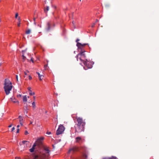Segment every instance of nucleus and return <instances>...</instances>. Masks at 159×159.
Instances as JSON below:
<instances>
[{"label": "nucleus", "mask_w": 159, "mask_h": 159, "mask_svg": "<svg viewBox=\"0 0 159 159\" xmlns=\"http://www.w3.org/2000/svg\"><path fill=\"white\" fill-rule=\"evenodd\" d=\"M72 117L75 123V131L77 132L84 131L86 123L85 120L82 118L78 117L77 114H72Z\"/></svg>", "instance_id": "nucleus-1"}, {"label": "nucleus", "mask_w": 159, "mask_h": 159, "mask_svg": "<svg viewBox=\"0 0 159 159\" xmlns=\"http://www.w3.org/2000/svg\"><path fill=\"white\" fill-rule=\"evenodd\" d=\"M4 89L5 92L7 95L9 94L10 91L12 89V85L11 82L7 79L5 80L4 83Z\"/></svg>", "instance_id": "nucleus-2"}, {"label": "nucleus", "mask_w": 159, "mask_h": 159, "mask_svg": "<svg viewBox=\"0 0 159 159\" xmlns=\"http://www.w3.org/2000/svg\"><path fill=\"white\" fill-rule=\"evenodd\" d=\"M77 61H80L83 63L87 60L84 53H79L76 56Z\"/></svg>", "instance_id": "nucleus-3"}, {"label": "nucleus", "mask_w": 159, "mask_h": 159, "mask_svg": "<svg viewBox=\"0 0 159 159\" xmlns=\"http://www.w3.org/2000/svg\"><path fill=\"white\" fill-rule=\"evenodd\" d=\"M83 63L84 65V69L87 70L92 67L94 62L87 60Z\"/></svg>", "instance_id": "nucleus-4"}, {"label": "nucleus", "mask_w": 159, "mask_h": 159, "mask_svg": "<svg viewBox=\"0 0 159 159\" xmlns=\"http://www.w3.org/2000/svg\"><path fill=\"white\" fill-rule=\"evenodd\" d=\"M87 45H88L87 43L81 44L79 42L77 43L76 45L78 47V51L80 53H84L85 52L84 47Z\"/></svg>", "instance_id": "nucleus-5"}, {"label": "nucleus", "mask_w": 159, "mask_h": 159, "mask_svg": "<svg viewBox=\"0 0 159 159\" xmlns=\"http://www.w3.org/2000/svg\"><path fill=\"white\" fill-rule=\"evenodd\" d=\"M29 142L27 141H23L22 143H20V146L18 147V150L19 151L22 152L25 150L26 147H25V144L26 143H29Z\"/></svg>", "instance_id": "nucleus-6"}, {"label": "nucleus", "mask_w": 159, "mask_h": 159, "mask_svg": "<svg viewBox=\"0 0 159 159\" xmlns=\"http://www.w3.org/2000/svg\"><path fill=\"white\" fill-rule=\"evenodd\" d=\"M65 128L62 125H60L56 132V134L59 135L61 134L64 131Z\"/></svg>", "instance_id": "nucleus-7"}, {"label": "nucleus", "mask_w": 159, "mask_h": 159, "mask_svg": "<svg viewBox=\"0 0 159 159\" xmlns=\"http://www.w3.org/2000/svg\"><path fill=\"white\" fill-rule=\"evenodd\" d=\"M80 149H81V148H79L76 147H74L70 149V150L69 151V152L70 153L71 152H75L80 151Z\"/></svg>", "instance_id": "nucleus-8"}, {"label": "nucleus", "mask_w": 159, "mask_h": 159, "mask_svg": "<svg viewBox=\"0 0 159 159\" xmlns=\"http://www.w3.org/2000/svg\"><path fill=\"white\" fill-rule=\"evenodd\" d=\"M18 119H19V123L21 125L23 126L24 123L23 119V117L20 116L18 117Z\"/></svg>", "instance_id": "nucleus-9"}, {"label": "nucleus", "mask_w": 159, "mask_h": 159, "mask_svg": "<svg viewBox=\"0 0 159 159\" xmlns=\"http://www.w3.org/2000/svg\"><path fill=\"white\" fill-rule=\"evenodd\" d=\"M36 74H38V77H39V80L40 81H42V80L43 79V77H44L43 75H41L39 72H36Z\"/></svg>", "instance_id": "nucleus-10"}, {"label": "nucleus", "mask_w": 159, "mask_h": 159, "mask_svg": "<svg viewBox=\"0 0 159 159\" xmlns=\"http://www.w3.org/2000/svg\"><path fill=\"white\" fill-rule=\"evenodd\" d=\"M76 142L78 143H80V142H82V139L80 137H77L75 139Z\"/></svg>", "instance_id": "nucleus-11"}, {"label": "nucleus", "mask_w": 159, "mask_h": 159, "mask_svg": "<svg viewBox=\"0 0 159 159\" xmlns=\"http://www.w3.org/2000/svg\"><path fill=\"white\" fill-rule=\"evenodd\" d=\"M52 24V23L50 22H48V23L47 24V31L49 30L51 28V25Z\"/></svg>", "instance_id": "nucleus-12"}, {"label": "nucleus", "mask_w": 159, "mask_h": 159, "mask_svg": "<svg viewBox=\"0 0 159 159\" xmlns=\"http://www.w3.org/2000/svg\"><path fill=\"white\" fill-rule=\"evenodd\" d=\"M11 101L14 103H19V102L16 99H15V98H11Z\"/></svg>", "instance_id": "nucleus-13"}, {"label": "nucleus", "mask_w": 159, "mask_h": 159, "mask_svg": "<svg viewBox=\"0 0 159 159\" xmlns=\"http://www.w3.org/2000/svg\"><path fill=\"white\" fill-rule=\"evenodd\" d=\"M49 10V7L48 6H46L44 7V11L45 13H47L48 11Z\"/></svg>", "instance_id": "nucleus-14"}, {"label": "nucleus", "mask_w": 159, "mask_h": 159, "mask_svg": "<svg viewBox=\"0 0 159 159\" xmlns=\"http://www.w3.org/2000/svg\"><path fill=\"white\" fill-rule=\"evenodd\" d=\"M44 150L46 152V153H49L50 152L49 148L47 147H45L44 148Z\"/></svg>", "instance_id": "nucleus-15"}, {"label": "nucleus", "mask_w": 159, "mask_h": 159, "mask_svg": "<svg viewBox=\"0 0 159 159\" xmlns=\"http://www.w3.org/2000/svg\"><path fill=\"white\" fill-rule=\"evenodd\" d=\"M27 98L26 96H24L23 98V101L24 102H26L27 101Z\"/></svg>", "instance_id": "nucleus-16"}, {"label": "nucleus", "mask_w": 159, "mask_h": 159, "mask_svg": "<svg viewBox=\"0 0 159 159\" xmlns=\"http://www.w3.org/2000/svg\"><path fill=\"white\" fill-rule=\"evenodd\" d=\"M32 106L34 109L36 108V105L35 102H34L32 103Z\"/></svg>", "instance_id": "nucleus-17"}, {"label": "nucleus", "mask_w": 159, "mask_h": 159, "mask_svg": "<svg viewBox=\"0 0 159 159\" xmlns=\"http://www.w3.org/2000/svg\"><path fill=\"white\" fill-rule=\"evenodd\" d=\"M25 52V51H22V57H23V59L24 60H25V59H26V57L24 56V52Z\"/></svg>", "instance_id": "nucleus-18"}, {"label": "nucleus", "mask_w": 159, "mask_h": 159, "mask_svg": "<svg viewBox=\"0 0 159 159\" xmlns=\"http://www.w3.org/2000/svg\"><path fill=\"white\" fill-rule=\"evenodd\" d=\"M103 159H117V158L116 157H111L108 158H103Z\"/></svg>", "instance_id": "nucleus-19"}, {"label": "nucleus", "mask_w": 159, "mask_h": 159, "mask_svg": "<svg viewBox=\"0 0 159 159\" xmlns=\"http://www.w3.org/2000/svg\"><path fill=\"white\" fill-rule=\"evenodd\" d=\"M30 32H31L30 30L29 29H28V30H27L26 31L25 33H26V34H30Z\"/></svg>", "instance_id": "nucleus-20"}, {"label": "nucleus", "mask_w": 159, "mask_h": 159, "mask_svg": "<svg viewBox=\"0 0 159 159\" xmlns=\"http://www.w3.org/2000/svg\"><path fill=\"white\" fill-rule=\"evenodd\" d=\"M29 71L27 70H26L24 72V74L25 75H28V73H29Z\"/></svg>", "instance_id": "nucleus-21"}, {"label": "nucleus", "mask_w": 159, "mask_h": 159, "mask_svg": "<svg viewBox=\"0 0 159 159\" xmlns=\"http://www.w3.org/2000/svg\"><path fill=\"white\" fill-rule=\"evenodd\" d=\"M34 148H32L30 149V151L31 152H34Z\"/></svg>", "instance_id": "nucleus-22"}, {"label": "nucleus", "mask_w": 159, "mask_h": 159, "mask_svg": "<svg viewBox=\"0 0 159 159\" xmlns=\"http://www.w3.org/2000/svg\"><path fill=\"white\" fill-rule=\"evenodd\" d=\"M35 94V93L34 92H32V91L31 92H30L29 93V94L30 95H34Z\"/></svg>", "instance_id": "nucleus-23"}, {"label": "nucleus", "mask_w": 159, "mask_h": 159, "mask_svg": "<svg viewBox=\"0 0 159 159\" xmlns=\"http://www.w3.org/2000/svg\"><path fill=\"white\" fill-rule=\"evenodd\" d=\"M44 68L45 70H46L48 69V65L47 64H45L44 65Z\"/></svg>", "instance_id": "nucleus-24"}, {"label": "nucleus", "mask_w": 159, "mask_h": 159, "mask_svg": "<svg viewBox=\"0 0 159 159\" xmlns=\"http://www.w3.org/2000/svg\"><path fill=\"white\" fill-rule=\"evenodd\" d=\"M44 139V137H41L39 139V140H43Z\"/></svg>", "instance_id": "nucleus-25"}, {"label": "nucleus", "mask_w": 159, "mask_h": 159, "mask_svg": "<svg viewBox=\"0 0 159 159\" xmlns=\"http://www.w3.org/2000/svg\"><path fill=\"white\" fill-rule=\"evenodd\" d=\"M31 88L30 87H28L27 88L28 90L30 91V92H31Z\"/></svg>", "instance_id": "nucleus-26"}, {"label": "nucleus", "mask_w": 159, "mask_h": 159, "mask_svg": "<svg viewBox=\"0 0 159 159\" xmlns=\"http://www.w3.org/2000/svg\"><path fill=\"white\" fill-rule=\"evenodd\" d=\"M83 157L84 158H86L87 157V156L85 154H84L83 155Z\"/></svg>", "instance_id": "nucleus-27"}, {"label": "nucleus", "mask_w": 159, "mask_h": 159, "mask_svg": "<svg viewBox=\"0 0 159 159\" xmlns=\"http://www.w3.org/2000/svg\"><path fill=\"white\" fill-rule=\"evenodd\" d=\"M36 143H35L34 144L32 148L35 149V147H36Z\"/></svg>", "instance_id": "nucleus-28"}, {"label": "nucleus", "mask_w": 159, "mask_h": 159, "mask_svg": "<svg viewBox=\"0 0 159 159\" xmlns=\"http://www.w3.org/2000/svg\"><path fill=\"white\" fill-rule=\"evenodd\" d=\"M28 131L27 130H25V135H27L28 134Z\"/></svg>", "instance_id": "nucleus-29"}, {"label": "nucleus", "mask_w": 159, "mask_h": 159, "mask_svg": "<svg viewBox=\"0 0 159 159\" xmlns=\"http://www.w3.org/2000/svg\"><path fill=\"white\" fill-rule=\"evenodd\" d=\"M29 79L30 80H31L32 79V77L30 75L29 76Z\"/></svg>", "instance_id": "nucleus-30"}, {"label": "nucleus", "mask_w": 159, "mask_h": 159, "mask_svg": "<svg viewBox=\"0 0 159 159\" xmlns=\"http://www.w3.org/2000/svg\"><path fill=\"white\" fill-rule=\"evenodd\" d=\"M20 22H18L17 23L18 26L19 27L20 26Z\"/></svg>", "instance_id": "nucleus-31"}, {"label": "nucleus", "mask_w": 159, "mask_h": 159, "mask_svg": "<svg viewBox=\"0 0 159 159\" xmlns=\"http://www.w3.org/2000/svg\"><path fill=\"white\" fill-rule=\"evenodd\" d=\"M18 16V14L17 13H16L15 14V18H17Z\"/></svg>", "instance_id": "nucleus-32"}, {"label": "nucleus", "mask_w": 159, "mask_h": 159, "mask_svg": "<svg viewBox=\"0 0 159 159\" xmlns=\"http://www.w3.org/2000/svg\"><path fill=\"white\" fill-rule=\"evenodd\" d=\"M15 159H21V158L19 157H15Z\"/></svg>", "instance_id": "nucleus-33"}, {"label": "nucleus", "mask_w": 159, "mask_h": 159, "mask_svg": "<svg viewBox=\"0 0 159 159\" xmlns=\"http://www.w3.org/2000/svg\"><path fill=\"white\" fill-rule=\"evenodd\" d=\"M13 125V124H11L10 125H9L8 126V127H9V128H10V127H12V126Z\"/></svg>", "instance_id": "nucleus-34"}, {"label": "nucleus", "mask_w": 159, "mask_h": 159, "mask_svg": "<svg viewBox=\"0 0 159 159\" xmlns=\"http://www.w3.org/2000/svg\"><path fill=\"white\" fill-rule=\"evenodd\" d=\"M15 129V127H13L11 129V131H14V130Z\"/></svg>", "instance_id": "nucleus-35"}, {"label": "nucleus", "mask_w": 159, "mask_h": 159, "mask_svg": "<svg viewBox=\"0 0 159 159\" xmlns=\"http://www.w3.org/2000/svg\"><path fill=\"white\" fill-rule=\"evenodd\" d=\"M46 134H51V132H47Z\"/></svg>", "instance_id": "nucleus-36"}, {"label": "nucleus", "mask_w": 159, "mask_h": 159, "mask_svg": "<svg viewBox=\"0 0 159 159\" xmlns=\"http://www.w3.org/2000/svg\"><path fill=\"white\" fill-rule=\"evenodd\" d=\"M18 22H20V17H19L18 18Z\"/></svg>", "instance_id": "nucleus-37"}, {"label": "nucleus", "mask_w": 159, "mask_h": 159, "mask_svg": "<svg viewBox=\"0 0 159 159\" xmlns=\"http://www.w3.org/2000/svg\"><path fill=\"white\" fill-rule=\"evenodd\" d=\"M19 129H18L17 130L16 133H19Z\"/></svg>", "instance_id": "nucleus-38"}, {"label": "nucleus", "mask_w": 159, "mask_h": 159, "mask_svg": "<svg viewBox=\"0 0 159 159\" xmlns=\"http://www.w3.org/2000/svg\"><path fill=\"white\" fill-rule=\"evenodd\" d=\"M80 40V39H76V42H77V43L78 42V41H79Z\"/></svg>", "instance_id": "nucleus-39"}, {"label": "nucleus", "mask_w": 159, "mask_h": 159, "mask_svg": "<svg viewBox=\"0 0 159 159\" xmlns=\"http://www.w3.org/2000/svg\"><path fill=\"white\" fill-rule=\"evenodd\" d=\"M16 80L17 81H18V76L17 75H16Z\"/></svg>", "instance_id": "nucleus-40"}, {"label": "nucleus", "mask_w": 159, "mask_h": 159, "mask_svg": "<svg viewBox=\"0 0 159 159\" xmlns=\"http://www.w3.org/2000/svg\"><path fill=\"white\" fill-rule=\"evenodd\" d=\"M35 18H34V24H35V25H36V23H35Z\"/></svg>", "instance_id": "nucleus-41"}, {"label": "nucleus", "mask_w": 159, "mask_h": 159, "mask_svg": "<svg viewBox=\"0 0 159 159\" xmlns=\"http://www.w3.org/2000/svg\"><path fill=\"white\" fill-rule=\"evenodd\" d=\"M21 95H20V94H19V95H17V97H21Z\"/></svg>", "instance_id": "nucleus-42"}, {"label": "nucleus", "mask_w": 159, "mask_h": 159, "mask_svg": "<svg viewBox=\"0 0 159 159\" xmlns=\"http://www.w3.org/2000/svg\"><path fill=\"white\" fill-rule=\"evenodd\" d=\"M31 60L32 61L33 63L34 62V60L32 59L31 58Z\"/></svg>", "instance_id": "nucleus-43"}, {"label": "nucleus", "mask_w": 159, "mask_h": 159, "mask_svg": "<svg viewBox=\"0 0 159 159\" xmlns=\"http://www.w3.org/2000/svg\"><path fill=\"white\" fill-rule=\"evenodd\" d=\"M17 128H19V127H20V125H17Z\"/></svg>", "instance_id": "nucleus-44"}, {"label": "nucleus", "mask_w": 159, "mask_h": 159, "mask_svg": "<svg viewBox=\"0 0 159 159\" xmlns=\"http://www.w3.org/2000/svg\"><path fill=\"white\" fill-rule=\"evenodd\" d=\"M32 122H31H31H30V124H32Z\"/></svg>", "instance_id": "nucleus-45"}, {"label": "nucleus", "mask_w": 159, "mask_h": 159, "mask_svg": "<svg viewBox=\"0 0 159 159\" xmlns=\"http://www.w3.org/2000/svg\"><path fill=\"white\" fill-rule=\"evenodd\" d=\"M72 24H73V25H74L75 23H74V21H73V22H72Z\"/></svg>", "instance_id": "nucleus-46"}, {"label": "nucleus", "mask_w": 159, "mask_h": 159, "mask_svg": "<svg viewBox=\"0 0 159 159\" xmlns=\"http://www.w3.org/2000/svg\"><path fill=\"white\" fill-rule=\"evenodd\" d=\"M33 98H34V99H35V96H34V97H33Z\"/></svg>", "instance_id": "nucleus-47"}, {"label": "nucleus", "mask_w": 159, "mask_h": 159, "mask_svg": "<svg viewBox=\"0 0 159 159\" xmlns=\"http://www.w3.org/2000/svg\"><path fill=\"white\" fill-rule=\"evenodd\" d=\"M1 19L0 18V22H1Z\"/></svg>", "instance_id": "nucleus-48"}, {"label": "nucleus", "mask_w": 159, "mask_h": 159, "mask_svg": "<svg viewBox=\"0 0 159 159\" xmlns=\"http://www.w3.org/2000/svg\"><path fill=\"white\" fill-rule=\"evenodd\" d=\"M28 144H27V143H26V145H27Z\"/></svg>", "instance_id": "nucleus-49"}, {"label": "nucleus", "mask_w": 159, "mask_h": 159, "mask_svg": "<svg viewBox=\"0 0 159 159\" xmlns=\"http://www.w3.org/2000/svg\"><path fill=\"white\" fill-rule=\"evenodd\" d=\"M81 148H84V147H82Z\"/></svg>", "instance_id": "nucleus-50"}, {"label": "nucleus", "mask_w": 159, "mask_h": 159, "mask_svg": "<svg viewBox=\"0 0 159 159\" xmlns=\"http://www.w3.org/2000/svg\"><path fill=\"white\" fill-rule=\"evenodd\" d=\"M1 150V148H0V150Z\"/></svg>", "instance_id": "nucleus-51"}, {"label": "nucleus", "mask_w": 159, "mask_h": 159, "mask_svg": "<svg viewBox=\"0 0 159 159\" xmlns=\"http://www.w3.org/2000/svg\"><path fill=\"white\" fill-rule=\"evenodd\" d=\"M80 0V1H81V0Z\"/></svg>", "instance_id": "nucleus-52"}]
</instances>
